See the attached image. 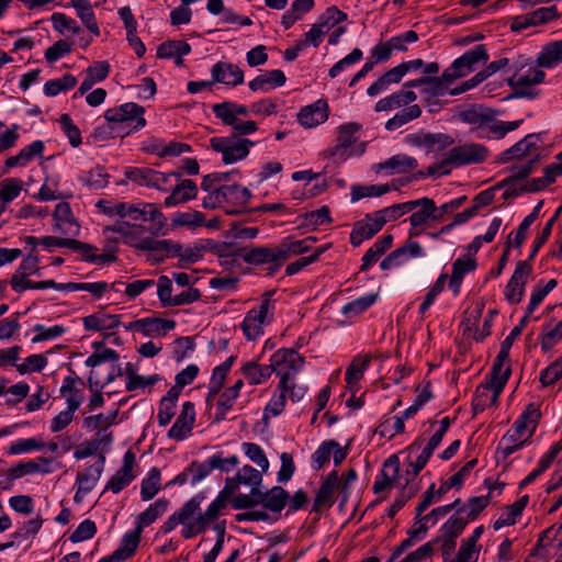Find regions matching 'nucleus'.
<instances>
[{"instance_id":"1","label":"nucleus","mask_w":562,"mask_h":562,"mask_svg":"<svg viewBox=\"0 0 562 562\" xmlns=\"http://www.w3.org/2000/svg\"><path fill=\"white\" fill-rule=\"evenodd\" d=\"M95 207L112 221L103 228L106 238L116 235L115 239L143 251H170L176 248L170 240L155 239L147 235L145 223H151L154 228L159 231L167 222L157 204L143 201L130 203L99 200Z\"/></svg>"},{"instance_id":"2","label":"nucleus","mask_w":562,"mask_h":562,"mask_svg":"<svg viewBox=\"0 0 562 562\" xmlns=\"http://www.w3.org/2000/svg\"><path fill=\"white\" fill-rule=\"evenodd\" d=\"M540 418L536 404H529L513 426L501 438L496 448L497 462H506L515 452L525 448L531 440Z\"/></svg>"},{"instance_id":"3","label":"nucleus","mask_w":562,"mask_h":562,"mask_svg":"<svg viewBox=\"0 0 562 562\" xmlns=\"http://www.w3.org/2000/svg\"><path fill=\"white\" fill-rule=\"evenodd\" d=\"M90 368L88 386L90 390L101 391L116 378L124 375V369L119 362V355L111 348H104L90 355L86 361Z\"/></svg>"},{"instance_id":"4","label":"nucleus","mask_w":562,"mask_h":562,"mask_svg":"<svg viewBox=\"0 0 562 562\" xmlns=\"http://www.w3.org/2000/svg\"><path fill=\"white\" fill-rule=\"evenodd\" d=\"M411 216L408 235L416 237L423 234L431 222H440L442 220V213L449 210L457 209L461 205L462 199H456L441 205L440 211L436 206L435 202L429 198H422L413 201H408Z\"/></svg>"},{"instance_id":"5","label":"nucleus","mask_w":562,"mask_h":562,"mask_svg":"<svg viewBox=\"0 0 562 562\" xmlns=\"http://www.w3.org/2000/svg\"><path fill=\"white\" fill-rule=\"evenodd\" d=\"M463 122L469 123L474 128L481 130L482 136L501 138L508 132H512L521 124V120L517 121H494L488 111L483 108H472L461 113Z\"/></svg>"},{"instance_id":"6","label":"nucleus","mask_w":562,"mask_h":562,"mask_svg":"<svg viewBox=\"0 0 562 562\" xmlns=\"http://www.w3.org/2000/svg\"><path fill=\"white\" fill-rule=\"evenodd\" d=\"M144 114L145 109L142 105L135 102H126L108 109L104 112V119L128 135L145 127L146 120Z\"/></svg>"},{"instance_id":"7","label":"nucleus","mask_w":562,"mask_h":562,"mask_svg":"<svg viewBox=\"0 0 562 562\" xmlns=\"http://www.w3.org/2000/svg\"><path fill=\"white\" fill-rule=\"evenodd\" d=\"M212 111L223 124L231 126L239 135H250L258 130L255 121L243 120V117L249 114V108L246 105L224 101L213 104Z\"/></svg>"},{"instance_id":"8","label":"nucleus","mask_w":562,"mask_h":562,"mask_svg":"<svg viewBox=\"0 0 562 562\" xmlns=\"http://www.w3.org/2000/svg\"><path fill=\"white\" fill-rule=\"evenodd\" d=\"M276 303L270 295L266 296L261 303L249 310L241 323V329L248 340H256L263 335L265 328L270 325L274 318Z\"/></svg>"},{"instance_id":"9","label":"nucleus","mask_w":562,"mask_h":562,"mask_svg":"<svg viewBox=\"0 0 562 562\" xmlns=\"http://www.w3.org/2000/svg\"><path fill=\"white\" fill-rule=\"evenodd\" d=\"M254 145L252 140L238 136H215L210 139V148L221 155L225 165H233L247 158Z\"/></svg>"},{"instance_id":"10","label":"nucleus","mask_w":562,"mask_h":562,"mask_svg":"<svg viewBox=\"0 0 562 562\" xmlns=\"http://www.w3.org/2000/svg\"><path fill=\"white\" fill-rule=\"evenodd\" d=\"M361 125L345 123L338 127L337 142L331 155L341 161L361 156L366 151V143L359 139Z\"/></svg>"},{"instance_id":"11","label":"nucleus","mask_w":562,"mask_h":562,"mask_svg":"<svg viewBox=\"0 0 562 562\" xmlns=\"http://www.w3.org/2000/svg\"><path fill=\"white\" fill-rule=\"evenodd\" d=\"M201 497L194 496L178 509L182 526L181 535L186 539L193 538L204 532L209 527L204 514L201 510Z\"/></svg>"},{"instance_id":"12","label":"nucleus","mask_w":562,"mask_h":562,"mask_svg":"<svg viewBox=\"0 0 562 562\" xmlns=\"http://www.w3.org/2000/svg\"><path fill=\"white\" fill-rule=\"evenodd\" d=\"M487 54L483 46H475L458 57L445 71L443 78L452 83L474 71L477 66L487 61Z\"/></svg>"},{"instance_id":"13","label":"nucleus","mask_w":562,"mask_h":562,"mask_svg":"<svg viewBox=\"0 0 562 562\" xmlns=\"http://www.w3.org/2000/svg\"><path fill=\"white\" fill-rule=\"evenodd\" d=\"M304 366V359L294 349H279L269 359V367L279 380L295 376Z\"/></svg>"},{"instance_id":"14","label":"nucleus","mask_w":562,"mask_h":562,"mask_svg":"<svg viewBox=\"0 0 562 562\" xmlns=\"http://www.w3.org/2000/svg\"><path fill=\"white\" fill-rule=\"evenodd\" d=\"M540 68L538 64H522L515 67L514 72L507 78L508 85L524 94L532 86L543 82L546 74Z\"/></svg>"},{"instance_id":"15","label":"nucleus","mask_w":562,"mask_h":562,"mask_svg":"<svg viewBox=\"0 0 562 562\" xmlns=\"http://www.w3.org/2000/svg\"><path fill=\"white\" fill-rule=\"evenodd\" d=\"M450 85V82L446 81L442 74L440 77L436 75L422 76L418 79L407 81L405 88H419V94L423 100L430 102L435 98L449 93L450 90L448 88Z\"/></svg>"},{"instance_id":"16","label":"nucleus","mask_w":562,"mask_h":562,"mask_svg":"<svg viewBox=\"0 0 562 562\" xmlns=\"http://www.w3.org/2000/svg\"><path fill=\"white\" fill-rule=\"evenodd\" d=\"M486 157L487 150L485 147L471 143L451 148L443 162L451 166H461L481 162L485 160Z\"/></svg>"},{"instance_id":"17","label":"nucleus","mask_w":562,"mask_h":562,"mask_svg":"<svg viewBox=\"0 0 562 562\" xmlns=\"http://www.w3.org/2000/svg\"><path fill=\"white\" fill-rule=\"evenodd\" d=\"M195 424V408L193 403L184 402L173 425L169 428L167 436L176 441H183L192 435Z\"/></svg>"},{"instance_id":"18","label":"nucleus","mask_w":562,"mask_h":562,"mask_svg":"<svg viewBox=\"0 0 562 562\" xmlns=\"http://www.w3.org/2000/svg\"><path fill=\"white\" fill-rule=\"evenodd\" d=\"M484 526H477L473 531L461 540L457 554L443 562H477L482 550L480 539L484 533Z\"/></svg>"},{"instance_id":"19","label":"nucleus","mask_w":562,"mask_h":562,"mask_svg":"<svg viewBox=\"0 0 562 562\" xmlns=\"http://www.w3.org/2000/svg\"><path fill=\"white\" fill-rule=\"evenodd\" d=\"M531 268L528 263L521 261L504 289V296L509 304H518L525 294V285L530 276Z\"/></svg>"},{"instance_id":"20","label":"nucleus","mask_w":562,"mask_h":562,"mask_svg":"<svg viewBox=\"0 0 562 562\" xmlns=\"http://www.w3.org/2000/svg\"><path fill=\"white\" fill-rule=\"evenodd\" d=\"M104 462V457H100V459L95 463L85 468L83 471L77 474L75 482L77 488L75 494V501H80L83 496H86L95 487L102 475Z\"/></svg>"},{"instance_id":"21","label":"nucleus","mask_w":562,"mask_h":562,"mask_svg":"<svg viewBox=\"0 0 562 562\" xmlns=\"http://www.w3.org/2000/svg\"><path fill=\"white\" fill-rule=\"evenodd\" d=\"M54 229L69 238L77 237L80 234V225L75 218L70 205L60 202L56 205L54 214Z\"/></svg>"},{"instance_id":"22","label":"nucleus","mask_w":562,"mask_h":562,"mask_svg":"<svg viewBox=\"0 0 562 562\" xmlns=\"http://www.w3.org/2000/svg\"><path fill=\"white\" fill-rule=\"evenodd\" d=\"M82 326L88 331L113 333L121 326V315L97 311L82 317Z\"/></svg>"},{"instance_id":"23","label":"nucleus","mask_w":562,"mask_h":562,"mask_svg":"<svg viewBox=\"0 0 562 562\" xmlns=\"http://www.w3.org/2000/svg\"><path fill=\"white\" fill-rule=\"evenodd\" d=\"M328 113L327 102L323 99H318L303 106L297 113L296 119L304 128H314L327 121Z\"/></svg>"},{"instance_id":"24","label":"nucleus","mask_w":562,"mask_h":562,"mask_svg":"<svg viewBox=\"0 0 562 562\" xmlns=\"http://www.w3.org/2000/svg\"><path fill=\"white\" fill-rule=\"evenodd\" d=\"M347 457V449L335 440L324 441L312 454V463L315 469H322L330 459L336 465L340 464Z\"/></svg>"},{"instance_id":"25","label":"nucleus","mask_w":562,"mask_h":562,"mask_svg":"<svg viewBox=\"0 0 562 562\" xmlns=\"http://www.w3.org/2000/svg\"><path fill=\"white\" fill-rule=\"evenodd\" d=\"M241 258L250 265H271L279 268L283 261L281 258L279 245L277 247H252L244 249Z\"/></svg>"},{"instance_id":"26","label":"nucleus","mask_w":562,"mask_h":562,"mask_svg":"<svg viewBox=\"0 0 562 562\" xmlns=\"http://www.w3.org/2000/svg\"><path fill=\"white\" fill-rule=\"evenodd\" d=\"M381 229L382 225L374 212L369 213L355 223L350 233V243L356 247L360 246L363 241L371 239Z\"/></svg>"},{"instance_id":"27","label":"nucleus","mask_w":562,"mask_h":562,"mask_svg":"<svg viewBox=\"0 0 562 562\" xmlns=\"http://www.w3.org/2000/svg\"><path fill=\"white\" fill-rule=\"evenodd\" d=\"M224 209L226 213L239 212L250 200L251 192L239 184H223Z\"/></svg>"},{"instance_id":"28","label":"nucleus","mask_w":562,"mask_h":562,"mask_svg":"<svg viewBox=\"0 0 562 562\" xmlns=\"http://www.w3.org/2000/svg\"><path fill=\"white\" fill-rule=\"evenodd\" d=\"M198 195L196 184L189 179H181L175 183L171 193L165 199L164 205L166 207H175L182 203L194 200Z\"/></svg>"},{"instance_id":"29","label":"nucleus","mask_w":562,"mask_h":562,"mask_svg":"<svg viewBox=\"0 0 562 562\" xmlns=\"http://www.w3.org/2000/svg\"><path fill=\"white\" fill-rule=\"evenodd\" d=\"M400 477V467L396 457L389 458L384 463L382 475L374 482L373 488L375 493H381L393 487H403Z\"/></svg>"},{"instance_id":"30","label":"nucleus","mask_w":562,"mask_h":562,"mask_svg":"<svg viewBox=\"0 0 562 562\" xmlns=\"http://www.w3.org/2000/svg\"><path fill=\"white\" fill-rule=\"evenodd\" d=\"M417 166L418 162L414 157L405 154H397L376 165L375 171L384 173L385 176H392L395 173L413 171Z\"/></svg>"},{"instance_id":"31","label":"nucleus","mask_w":562,"mask_h":562,"mask_svg":"<svg viewBox=\"0 0 562 562\" xmlns=\"http://www.w3.org/2000/svg\"><path fill=\"white\" fill-rule=\"evenodd\" d=\"M69 248L78 252L82 260L88 262L104 265L115 260V255L112 249L99 252V249L95 246L78 241L75 238L70 239Z\"/></svg>"},{"instance_id":"32","label":"nucleus","mask_w":562,"mask_h":562,"mask_svg":"<svg viewBox=\"0 0 562 562\" xmlns=\"http://www.w3.org/2000/svg\"><path fill=\"white\" fill-rule=\"evenodd\" d=\"M211 77L213 82L232 87L244 81L243 70L238 66L225 61H218L212 67Z\"/></svg>"},{"instance_id":"33","label":"nucleus","mask_w":562,"mask_h":562,"mask_svg":"<svg viewBox=\"0 0 562 562\" xmlns=\"http://www.w3.org/2000/svg\"><path fill=\"white\" fill-rule=\"evenodd\" d=\"M61 175L56 171H47L43 184L41 186L35 198L40 201H54L64 199L69 194L63 190Z\"/></svg>"},{"instance_id":"34","label":"nucleus","mask_w":562,"mask_h":562,"mask_svg":"<svg viewBox=\"0 0 562 562\" xmlns=\"http://www.w3.org/2000/svg\"><path fill=\"white\" fill-rule=\"evenodd\" d=\"M122 281L106 282V281H94L85 282V292H88L92 300L100 301L106 299L112 303L117 301V294L122 293Z\"/></svg>"},{"instance_id":"35","label":"nucleus","mask_w":562,"mask_h":562,"mask_svg":"<svg viewBox=\"0 0 562 562\" xmlns=\"http://www.w3.org/2000/svg\"><path fill=\"white\" fill-rule=\"evenodd\" d=\"M475 268L476 261L471 256H462L453 261L448 285L454 296L459 295L464 277Z\"/></svg>"},{"instance_id":"36","label":"nucleus","mask_w":562,"mask_h":562,"mask_svg":"<svg viewBox=\"0 0 562 562\" xmlns=\"http://www.w3.org/2000/svg\"><path fill=\"white\" fill-rule=\"evenodd\" d=\"M111 66L108 61H94L85 70V79L75 93V98L85 95L91 88L103 81L110 74Z\"/></svg>"},{"instance_id":"37","label":"nucleus","mask_w":562,"mask_h":562,"mask_svg":"<svg viewBox=\"0 0 562 562\" xmlns=\"http://www.w3.org/2000/svg\"><path fill=\"white\" fill-rule=\"evenodd\" d=\"M135 457L132 452H126L124 456L123 467L115 472L114 475L109 480L106 490L119 493L125 488L134 479L135 474L133 471Z\"/></svg>"},{"instance_id":"38","label":"nucleus","mask_w":562,"mask_h":562,"mask_svg":"<svg viewBox=\"0 0 562 562\" xmlns=\"http://www.w3.org/2000/svg\"><path fill=\"white\" fill-rule=\"evenodd\" d=\"M176 321L160 317L142 318L140 335L148 338H161L176 328Z\"/></svg>"},{"instance_id":"39","label":"nucleus","mask_w":562,"mask_h":562,"mask_svg":"<svg viewBox=\"0 0 562 562\" xmlns=\"http://www.w3.org/2000/svg\"><path fill=\"white\" fill-rule=\"evenodd\" d=\"M218 180L216 175L204 177L201 187L207 194L202 200V206L204 209L214 210L226 206L223 196V186H217Z\"/></svg>"},{"instance_id":"40","label":"nucleus","mask_w":562,"mask_h":562,"mask_svg":"<svg viewBox=\"0 0 562 562\" xmlns=\"http://www.w3.org/2000/svg\"><path fill=\"white\" fill-rule=\"evenodd\" d=\"M432 453L434 451L427 446L422 447L420 443L414 442L407 449V472L416 476L427 464Z\"/></svg>"},{"instance_id":"41","label":"nucleus","mask_w":562,"mask_h":562,"mask_svg":"<svg viewBox=\"0 0 562 562\" xmlns=\"http://www.w3.org/2000/svg\"><path fill=\"white\" fill-rule=\"evenodd\" d=\"M285 81L284 72L280 69H274L257 76L248 86L251 91L269 92L276 88L282 87Z\"/></svg>"},{"instance_id":"42","label":"nucleus","mask_w":562,"mask_h":562,"mask_svg":"<svg viewBox=\"0 0 562 562\" xmlns=\"http://www.w3.org/2000/svg\"><path fill=\"white\" fill-rule=\"evenodd\" d=\"M61 397L65 400L66 407L78 411L85 401V393L78 386V382L72 376H65L59 389Z\"/></svg>"},{"instance_id":"43","label":"nucleus","mask_w":562,"mask_h":562,"mask_svg":"<svg viewBox=\"0 0 562 562\" xmlns=\"http://www.w3.org/2000/svg\"><path fill=\"white\" fill-rule=\"evenodd\" d=\"M125 376V389L130 392L137 390H144L160 381V376L157 374L142 375L138 374L134 364L127 362L124 368Z\"/></svg>"},{"instance_id":"44","label":"nucleus","mask_w":562,"mask_h":562,"mask_svg":"<svg viewBox=\"0 0 562 562\" xmlns=\"http://www.w3.org/2000/svg\"><path fill=\"white\" fill-rule=\"evenodd\" d=\"M179 396L180 390L171 387L160 400L157 413V420L160 427L167 426L175 417Z\"/></svg>"},{"instance_id":"45","label":"nucleus","mask_w":562,"mask_h":562,"mask_svg":"<svg viewBox=\"0 0 562 562\" xmlns=\"http://www.w3.org/2000/svg\"><path fill=\"white\" fill-rule=\"evenodd\" d=\"M147 149L159 157H177L190 150L186 143L155 138L148 144Z\"/></svg>"},{"instance_id":"46","label":"nucleus","mask_w":562,"mask_h":562,"mask_svg":"<svg viewBox=\"0 0 562 562\" xmlns=\"http://www.w3.org/2000/svg\"><path fill=\"white\" fill-rule=\"evenodd\" d=\"M529 497L527 495L521 496L512 505L507 506L499 516L494 520L493 528L499 530L504 527L516 524L518 518L521 516L522 510L527 506Z\"/></svg>"},{"instance_id":"47","label":"nucleus","mask_w":562,"mask_h":562,"mask_svg":"<svg viewBox=\"0 0 562 562\" xmlns=\"http://www.w3.org/2000/svg\"><path fill=\"white\" fill-rule=\"evenodd\" d=\"M262 482V472L250 465L241 467L234 479H232L227 485L235 488L238 485H245L250 487L251 492L258 490Z\"/></svg>"},{"instance_id":"48","label":"nucleus","mask_w":562,"mask_h":562,"mask_svg":"<svg viewBox=\"0 0 562 562\" xmlns=\"http://www.w3.org/2000/svg\"><path fill=\"white\" fill-rule=\"evenodd\" d=\"M169 502L167 499L158 498L137 516L135 528L143 532V529L162 516L167 512Z\"/></svg>"},{"instance_id":"49","label":"nucleus","mask_w":562,"mask_h":562,"mask_svg":"<svg viewBox=\"0 0 562 562\" xmlns=\"http://www.w3.org/2000/svg\"><path fill=\"white\" fill-rule=\"evenodd\" d=\"M539 136L537 134H528L514 146H512L505 155L507 158L522 159L526 157H536L538 155Z\"/></svg>"},{"instance_id":"50","label":"nucleus","mask_w":562,"mask_h":562,"mask_svg":"<svg viewBox=\"0 0 562 562\" xmlns=\"http://www.w3.org/2000/svg\"><path fill=\"white\" fill-rule=\"evenodd\" d=\"M537 64L542 68H554L562 61V38L544 45L537 56Z\"/></svg>"},{"instance_id":"51","label":"nucleus","mask_w":562,"mask_h":562,"mask_svg":"<svg viewBox=\"0 0 562 562\" xmlns=\"http://www.w3.org/2000/svg\"><path fill=\"white\" fill-rule=\"evenodd\" d=\"M69 331V327L64 324H54L50 326H46L44 324H35L31 333L33 334L31 338L32 344H40L43 341L55 340Z\"/></svg>"},{"instance_id":"52","label":"nucleus","mask_w":562,"mask_h":562,"mask_svg":"<svg viewBox=\"0 0 562 562\" xmlns=\"http://www.w3.org/2000/svg\"><path fill=\"white\" fill-rule=\"evenodd\" d=\"M140 536L142 532L136 528L126 531L122 537L119 548L112 553L114 558L119 561L130 559L139 546Z\"/></svg>"},{"instance_id":"53","label":"nucleus","mask_w":562,"mask_h":562,"mask_svg":"<svg viewBox=\"0 0 562 562\" xmlns=\"http://www.w3.org/2000/svg\"><path fill=\"white\" fill-rule=\"evenodd\" d=\"M44 150V143L42 140H35L30 145L23 147L18 155L11 156L5 160L8 168L23 167L35 157L41 156Z\"/></svg>"},{"instance_id":"54","label":"nucleus","mask_w":562,"mask_h":562,"mask_svg":"<svg viewBox=\"0 0 562 562\" xmlns=\"http://www.w3.org/2000/svg\"><path fill=\"white\" fill-rule=\"evenodd\" d=\"M240 372L251 385L262 384L272 375L269 364H259L256 361L245 362Z\"/></svg>"},{"instance_id":"55","label":"nucleus","mask_w":562,"mask_h":562,"mask_svg":"<svg viewBox=\"0 0 562 562\" xmlns=\"http://www.w3.org/2000/svg\"><path fill=\"white\" fill-rule=\"evenodd\" d=\"M542 202L537 203L532 211L521 221L516 232L508 237L509 245L519 248L525 241L530 226L539 218Z\"/></svg>"},{"instance_id":"56","label":"nucleus","mask_w":562,"mask_h":562,"mask_svg":"<svg viewBox=\"0 0 562 562\" xmlns=\"http://www.w3.org/2000/svg\"><path fill=\"white\" fill-rule=\"evenodd\" d=\"M288 501L289 494L280 486H274L270 491L259 495L260 504L273 513H280Z\"/></svg>"},{"instance_id":"57","label":"nucleus","mask_w":562,"mask_h":562,"mask_svg":"<svg viewBox=\"0 0 562 562\" xmlns=\"http://www.w3.org/2000/svg\"><path fill=\"white\" fill-rule=\"evenodd\" d=\"M71 7L76 10L77 15L83 25L95 36L100 34L99 25L89 0H70Z\"/></svg>"},{"instance_id":"58","label":"nucleus","mask_w":562,"mask_h":562,"mask_svg":"<svg viewBox=\"0 0 562 562\" xmlns=\"http://www.w3.org/2000/svg\"><path fill=\"white\" fill-rule=\"evenodd\" d=\"M370 357L366 356L363 358L355 359L351 364L346 370V382L347 387L352 392H357L359 390V382L363 378L366 370L369 367Z\"/></svg>"},{"instance_id":"59","label":"nucleus","mask_w":562,"mask_h":562,"mask_svg":"<svg viewBox=\"0 0 562 562\" xmlns=\"http://www.w3.org/2000/svg\"><path fill=\"white\" fill-rule=\"evenodd\" d=\"M161 488V472L151 468L140 483V498L144 502L153 499Z\"/></svg>"},{"instance_id":"60","label":"nucleus","mask_w":562,"mask_h":562,"mask_svg":"<svg viewBox=\"0 0 562 562\" xmlns=\"http://www.w3.org/2000/svg\"><path fill=\"white\" fill-rule=\"evenodd\" d=\"M379 297L378 292H369L366 293L351 302H348L341 307V314L346 317H355L364 311H367L370 306H372Z\"/></svg>"},{"instance_id":"61","label":"nucleus","mask_w":562,"mask_h":562,"mask_svg":"<svg viewBox=\"0 0 562 562\" xmlns=\"http://www.w3.org/2000/svg\"><path fill=\"white\" fill-rule=\"evenodd\" d=\"M191 50L190 45L183 41H170L161 44L157 49L159 58H176L177 64H181V58Z\"/></svg>"},{"instance_id":"62","label":"nucleus","mask_w":562,"mask_h":562,"mask_svg":"<svg viewBox=\"0 0 562 562\" xmlns=\"http://www.w3.org/2000/svg\"><path fill=\"white\" fill-rule=\"evenodd\" d=\"M562 177V153L558 154L555 161L544 169L542 178L532 180L531 189L539 191L544 189L548 184L553 183L558 178Z\"/></svg>"},{"instance_id":"63","label":"nucleus","mask_w":562,"mask_h":562,"mask_svg":"<svg viewBox=\"0 0 562 562\" xmlns=\"http://www.w3.org/2000/svg\"><path fill=\"white\" fill-rule=\"evenodd\" d=\"M277 391L283 393L285 398L293 403H299L304 398L307 392V387L303 384H299L295 376L279 380Z\"/></svg>"},{"instance_id":"64","label":"nucleus","mask_w":562,"mask_h":562,"mask_svg":"<svg viewBox=\"0 0 562 562\" xmlns=\"http://www.w3.org/2000/svg\"><path fill=\"white\" fill-rule=\"evenodd\" d=\"M24 183L19 178H7L0 182V204L4 207L22 192Z\"/></svg>"}]
</instances>
